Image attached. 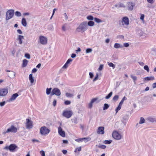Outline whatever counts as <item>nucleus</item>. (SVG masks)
Segmentation results:
<instances>
[{
	"label": "nucleus",
	"instance_id": "obj_1",
	"mask_svg": "<svg viewBox=\"0 0 156 156\" xmlns=\"http://www.w3.org/2000/svg\"><path fill=\"white\" fill-rule=\"evenodd\" d=\"M88 28L87 22L84 21L81 23L79 25L76 30L78 32H83L87 30Z\"/></svg>",
	"mask_w": 156,
	"mask_h": 156
},
{
	"label": "nucleus",
	"instance_id": "obj_2",
	"mask_svg": "<svg viewBox=\"0 0 156 156\" xmlns=\"http://www.w3.org/2000/svg\"><path fill=\"white\" fill-rule=\"evenodd\" d=\"M120 24L122 26L125 28H127L129 24V18L127 16L122 18V20L119 22Z\"/></svg>",
	"mask_w": 156,
	"mask_h": 156
},
{
	"label": "nucleus",
	"instance_id": "obj_3",
	"mask_svg": "<svg viewBox=\"0 0 156 156\" xmlns=\"http://www.w3.org/2000/svg\"><path fill=\"white\" fill-rule=\"evenodd\" d=\"M17 131V128L15 127L14 126L12 125L7 130H5L2 133V134L5 135L6 133H15Z\"/></svg>",
	"mask_w": 156,
	"mask_h": 156
},
{
	"label": "nucleus",
	"instance_id": "obj_4",
	"mask_svg": "<svg viewBox=\"0 0 156 156\" xmlns=\"http://www.w3.org/2000/svg\"><path fill=\"white\" fill-rule=\"evenodd\" d=\"M14 10L13 9H9L7 11L6 13L5 20H8L12 18L14 15Z\"/></svg>",
	"mask_w": 156,
	"mask_h": 156
},
{
	"label": "nucleus",
	"instance_id": "obj_5",
	"mask_svg": "<svg viewBox=\"0 0 156 156\" xmlns=\"http://www.w3.org/2000/svg\"><path fill=\"white\" fill-rule=\"evenodd\" d=\"M112 135L114 139L117 140H121L122 137V136L116 131H113Z\"/></svg>",
	"mask_w": 156,
	"mask_h": 156
},
{
	"label": "nucleus",
	"instance_id": "obj_6",
	"mask_svg": "<svg viewBox=\"0 0 156 156\" xmlns=\"http://www.w3.org/2000/svg\"><path fill=\"white\" fill-rule=\"evenodd\" d=\"M39 43L41 44L45 45L46 44L48 43L47 38L43 36H40L39 38L38 41Z\"/></svg>",
	"mask_w": 156,
	"mask_h": 156
},
{
	"label": "nucleus",
	"instance_id": "obj_7",
	"mask_svg": "<svg viewBox=\"0 0 156 156\" xmlns=\"http://www.w3.org/2000/svg\"><path fill=\"white\" fill-rule=\"evenodd\" d=\"M50 132V129L45 126L41 127L40 129V133L42 135H46L48 134Z\"/></svg>",
	"mask_w": 156,
	"mask_h": 156
},
{
	"label": "nucleus",
	"instance_id": "obj_8",
	"mask_svg": "<svg viewBox=\"0 0 156 156\" xmlns=\"http://www.w3.org/2000/svg\"><path fill=\"white\" fill-rule=\"evenodd\" d=\"M5 148L9 150L11 152H13L16 151L18 149V147L14 144H11L9 146L6 147Z\"/></svg>",
	"mask_w": 156,
	"mask_h": 156
},
{
	"label": "nucleus",
	"instance_id": "obj_9",
	"mask_svg": "<svg viewBox=\"0 0 156 156\" xmlns=\"http://www.w3.org/2000/svg\"><path fill=\"white\" fill-rule=\"evenodd\" d=\"M73 113L71 110H66L64 111L62 113V115L64 117L67 119L71 117L73 115Z\"/></svg>",
	"mask_w": 156,
	"mask_h": 156
},
{
	"label": "nucleus",
	"instance_id": "obj_10",
	"mask_svg": "<svg viewBox=\"0 0 156 156\" xmlns=\"http://www.w3.org/2000/svg\"><path fill=\"white\" fill-rule=\"evenodd\" d=\"M25 125L27 129H31L33 127V122L29 119H27L26 120V123H25Z\"/></svg>",
	"mask_w": 156,
	"mask_h": 156
},
{
	"label": "nucleus",
	"instance_id": "obj_11",
	"mask_svg": "<svg viewBox=\"0 0 156 156\" xmlns=\"http://www.w3.org/2000/svg\"><path fill=\"white\" fill-rule=\"evenodd\" d=\"M61 94V92L59 89L58 88H55L52 90L51 95V96L54 95H55L56 96H60Z\"/></svg>",
	"mask_w": 156,
	"mask_h": 156
},
{
	"label": "nucleus",
	"instance_id": "obj_12",
	"mask_svg": "<svg viewBox=\"0 0 156 156\" xmlns=\"http://www.w3.org/2000/svg\"><path fill=\"white\" fill-rule=\"evenodd\" d=\"M8 93V90L6 88L0 89V96H4Z\"/></svg>",
	"mask_w": 156,
	"mask_h": 156
},
{
	"label": "nucleus",
	"instance_id": "obj_13",
	"mask_svg": "<svg viewBox=\"0 0 156 156\" xmlns=\"http://www.w3.org/2000/svg\"><path fill=\"white\" fill-rule=\"evenodd\" d=\"M58 133L61 136L65 137L66 136L65 132L62 130L61 126L58 128Z\"/></svg>",
	"mask_w": 156,
	"mask_h": 156
},
{
	"label": "nucleus",
	"instance_id": "obj_14",
	"mask_svg": "<svg viewBox=\"0 0 156 156\" xmlns=\"http://www.w3.org/2000/svg\"><path fill=\"white\" fill-rule=\"evenodd\" d=\"M97 133L99 134H103L105 133L104 127L103 126H99L97 130Z\"/></svg>",
	"mask_w": 156,
	"mask_h": 156
},
{
	"label": "nucleus",
	"instance_id": "obj_15",
	"mask_svg": "<svg viewBox=\"0 0 156 156\" xmlns=\"http://www.w3.org/2000/svg\"><path fill=\"white\" fill-rule=\"evenodd\" d=\"M18 96L19 95L17 93H16L14 94L11 96V98L8 100V101L9 102H11L15 100Z\"/></svg>",
	"mask_w": 156,
	"mask_h": 156
},
{
	"label": "nucleus",
	"instance_id": "obj_16",
	"mask_svg": "<svg viewBox=\"0 0 156 156\" xmlns=\"http://www.w3.org/2000/svg\"><path fill=\"white\" fill-rule=\"evenodd\" d=\"M134 6V4L133 2H129L128 3L127 9L130 11L133 10V7Z\"/></svg>",
	"mask_w": 156,
	"mask_h": 156
},
{
	"label": "nucleus",
	"instance_id": "obj_17",
	"mask_svg": "<svg viewBox=\"0 0 156 156\" xmlns=\"http://www.w3.org/2000/svg\"><path fill=\"white\" fill-rule=\"evenodd\" d=\"M24 38L23 36L22 35H19L18 36V38L16 39V40H18L19 41V43L20 44H21L22 43V40Z\"/></svg>",
	"mask_w": 156,
	"mask_h": 156
},
{
	"label": "nucleus",
	"instance_id": "obj_18",
	"mask_svg": "<svg viewBox=\"0 0 156 156\" xmlns=\"http://www.w3.org/2000/svg\"><path fill=\"white\" fill-rule=\"evenodd\" d=\"M114 47V48L117 49L122 48L123 47V46L119 43H115V44Z\"/></svg>",
	"mask_w": 156,
	"mask_h": 156
},
{
	"label": "nucleus",
	"instance_id": "obj_19",
	"mask_svg": "<svg viewBox=\"0 0 156 156\" xmlns=\"http://www.w3.org/2000/svg\"><path fill=\"white\" fill-rule=\"evenodd\" d=\"M147 120L151 122H154L156 121V119L152 117H149L147 118Z\"/></svg>",
	"mask_w": 156,
	"mask_h": 156
},
{
	"label": "nucleus",
	"instance_id": "obj_20",
	"mask_svg": "<svg viewBox=\"0 0 156 156\" xmlns=\"http://www.w3.org/2000/svg\"><path fill=\"white\" fill-rule=\"evenodd\" d=\"M21 23L22 25L24 27L27 26V23L26 19L25 18H22V20Z\"/></svg>",
	"mask_w": 156,
	"mask_h": 156
},
{
	"label": "nucleus",
	"instance_id": "obj_21",
	"mask_svg": "<svg viewBox=\"0 0 156 156\" xmlns=\"http://www.w3.org/2000/svg\"><path fill=\"white\" fill-rule=\"evenodd\" d=\"M28 62V61L26 59H24L23 61L22 66L23 67H26L27 66Z\"/></svg>",
	"mask_w": 156,
	"mask_h": 156
},
{
	"label": "nucleus",
	"instance_id": "obj_22",
	"mask_svg": "<svg viewBox=\"0 0 156 156\" xmlns=\"http://www.w3.org/2000/svg\"><path fill=\"white\" fill-rule=\"evenodd\" d=\"M29 78L31 83H33L34 81V78L33 77L32 75V74L29 75Z\"/></svg>",
	"mask_w": 156,
	"mask_h": 156
},
{
	"label": "nucleus",
	"instance_id": "obj_23",
	"mask_svg": "<svg viewBox=\"0 0 156 156\" xmlns=\"http://www.w3.org/2000/svg\"><path fill=\"white\" fill-rule=\"evenodd\" d=\"M154 79V78L153 76L147 77L144 78V80L146 81L153 80Z\"/></svg>",
	"mask_w": 156,
	"mask_h": 156
},
{
	"label": "nucleus",
	"instance_id": "obj_24",
	"mask_svg": "<svg viewBox=\"0 0 156 156\" xmlns=\"http://www.w3.org/2000/svg\"><path fill=\"white\" fill-rule=\"evenodd\" d=\"M115 7L117 8H119L120 7H125V6L123 4L120 3L115 5Z\"/></svg>",
	"mask_w": 156,
	"mask_h": 156
},
{
	"label": "nucleus",
	"instance_id": "obj_25",
	"mask_svg": "<svg viewBox=\"0 0 156 156\" xmlns=\"http://www.w3.org/2000/svg\"><path fill=\"white\" fill-rule=\"evenodd\" d=\"M62 30L63 31H65L68 29V27L67 24H64L62 27Z\"/></svg>",
	"mask_w": 156,
	"mask_h": 156
},
{
	"label": "nucleus",
	"instance_id": "obj_26",
	"mask_svg": "<svg viewBox=\"0 0 156 156\" xmlns=\"http://www.w3.org/2000/svg\"><path fill=\"white\" fill-rule=\"evenodd\" d=\"M94 24V22L92 21H89L87 23V25L90 27L93 26Z\"/></svg>",
	"mask_w": 156,
	"mask_h": 156
},
{
	"label": "nucleus",
	"instance_id": "obj_27",
	"mask_svg": "<svg viewBox=\"0 0 156 156\" xmlns=\"http://www.w3.org/2000/svg\"><path fill=\"white\" fill-rule=\"evenodd\" d=\"M108 63L109 66L110 67H112L113 69H114L115 68V65L112 63L108 62Z\"/></svg>",
	"mask_w": 156,
	"mask_h": 156
},
{
	"label": "nucleus",
	"instance_id": "obj_28",
	"mask_svg": "<svg viewBox=\"0 0 156 156\" xmlns=\"http://www.w3.org/2000/svg\"><path fill=\"white\" fill-rule=\"evenodd\" d=\"M122 105H121L120 104H119V106L117 108H116V109L115 110L116 113H117L118 112V111L121 109Z\"/></svg>",
	"mask_w": 156,
	"mask_h": 156
},
{
	"label": "nucleus",
	"instance_id": "obj_29",
	"mask_svg": "<svg viewBox=\"0 0 156 156\" xmlns=\"http://www.w3.org/2000/svg\"><path fill=\"white\" fill-rule=\"evenodd\" d=\"M51 88H47V89H46V94L47 95L49 94H50L51 92Z\"/></svg>",
	"mask_w": 156,
	"mask_h": 156
},
{
	"label": "nucleus",
	"instance_id": "obj_30",
	"mask_svg": "<svg viewBox=\"0 0 156 156\" xmlns=\"http://www.w3.org/2000/svg\"><path fill=\"white\" fill-rule=\"evenodd\" d=\"M66 95L67 97L68 98L73 97V94L69 93H66Z\"/></svg>",
	"mask_w": 156,
	"mask_h": 156
},
{
	"label": "nucleus",
	"instance_id": "obj_31",
	"mask_svg": "<svg viewBox=\"0 0 156 156\" xmlns=\"http://www.w3.org/2000/svg\"><path fill=\"white\" fill-rule=\"evenodd\" d=\"M94 20L95 22L98 23L102 22L101 20L97 18H94Z\"/></svg>",
	"mask_w": 156,
	"mask_h": 156
},
{
	"label": "nucleus",
	"instance_id": "obj_32",
	"mask_svg": "<svg viewBox=\"0 0 156 156\" xmlns=\"http://www.w3.org/2000/svg\"><path fill=\"white\" fill-rule=\"evenodd\" d=\"M112 92H111L108 95L106 96L105 97V99H109L112 96Z\"/></svg>",
	"mask_w": 156,
	"mask_h": 156
},
{
	"label": "nucleus",
	"instance_id": "obj_33",
	"mask_svg": "<svg viewBox=\"0 0 156 156\" xmlns=\"http://www.w3.org/2000/svg\"><path fill=\"white\" fill-rule=\"evenodd\" d=\"M81 150V147H78L77 148H76L75 151L74 152L75 153H77V152H80V151Z\"/></svg>",
	"mask_w": 156,
	"mask_h": 156
},
{
	"label": "nucleus",
	"instance_id": "obj_34",
	"mask_svg": "<svg viewBox=\"0 0 156 156\" xmlns=\"http://www.w3.org/2000/svg\"><path fill=\"white\" fill-rule=\"evenodd\" d=\"M15 14L16 16L18 17H20L21 16V13L18 11H16L15 12Z\"/></svg>",
	"mask_w": 156,
	"mask_h": 156
},
{
	"label": "nucleus",
	"instance_id": "obj_35",
	"mask_svg": "<svg viewBox=\"0 0 156 156\" xmlns=\"http://www.w3.org/2000/svg\"><path fill=\"white\" fill-rule=\"evenodd\" d=\"M145 120L143 117H141L139 122V123L140 124H143L145 122Z\"/></svg>",
	"mask_w": 156,
	"mask_h": 156
},
{
	"label": "nucleus",
	"instance_id": "obj_36",
	"mask_svg": "<svg viewBox=\"0 0 156 156\" xmlns=\"http://www.w3.org/2000/svg\"><path fill=\"white\" fill-rule=\"evenodd\" d=\"M112 142V140H105L104 141V143L105 144H110Z\"/></svg>",
	"mask_w": 156,
	"mask_h": 156
},
{
	"label": "nucleus",
	"instance_id": "obj_37",
	"mask_svg": "<svg viewBox=\"0 0 156 156\" xmlns=\"http://www.w3.org/2000/svg\"><path fill=\"white\" fill-rule=\"evenodd\" d=\"M87 20H92L94 19L93 17L90 15L87 16Z\"/></svg>",
	"mask_w": 156,
	"mask_h": 156
},
{
	"label": "nucleus",
	"instance_id": "obj_38",
	"mask_svg": "<svg viewBox=\"0 0 156 156\" xmlns=\"http://www.w3.org/2000/svg\"><path fill=\"white\" fill-rule=\"evenodd\" d=\"M109 107L108 105L107 104H105L103 107V110H105L107 109Z\"/></svg>",
	"mask_w": 156,
	"mask_h": 156
},
{
	"label": "nucleus",
	"instance_id": "obj_39",
	"mask_svg": "<svg viewBox=\"0 0 156 156\" xmlns=\"http://www.w3.org/2000/svg\"><path fill=\"white\" fill-rule=\"evenodd\" d=\"M126 97L124 96L123 98L122 99V100H121V101L119 103V104H120L121 105H122L123 102H124V101L126 100Z\"/></svg>",
	"mask_w": 156,
	"mask_h": 156
},
{
	"label": "nucleus",
	"instance_id": "obj_40",
	"mask_svg": "<svg viewBox=\"0 0 156 156\" xmlns=\"http://www.w3.org/2000/svg\"><path fill=\"white\" fill-rule=\"evenodd\" d=\"M92 51V50L91 48H88L86 50V53H88L91 52Z\"/></svg>",
	"mask_w": 156,
	"mask_h": 156
},
{
	"label": "nucleus",
	"instance_id": "obj_41",
	"mask_svg": "<svg viewBox=\"0 0 156 156\" xmlns=\"http://www.w3.org/2000/svg\"><path fill=\"white\" fill-rule=\"evenodd\" d=\"M98 147L102 149H105L106 148V146L105 145H99L98 146Z\"/></svg>",
	"mask_w": 156,
	"mask_h": 156
},
{
	"label": "nucleus",
	"instance_id": "obj_42",
	"mask_svg": "<svg viewBox=\"0 0 156 156\" xmlns=\"http://www.w3.org/2000/svg\"><path fill=\"white\" fill-rule=\"evenodd\" d=\"M85 138H79L75 140V141L78 142H82L83 139H85Z\"/></svg>",
	"mask_w": 156,
	"mask_h": 156
},
{
	"label": "nucleus",
	"instance_id": "obj_43",
	"mask_svg": "<svg viewBox=\"0 0 156 156\" xmlns=\"http://www.w3.org/2000/svg\"><path fill=\"white\" fill-rule=\"evenodd\" d=\"M119 98V96L118 95H115L113 98V100L114 101H117Z\"/></svg>",
	"mask_w": 156,
	"mask_h": 156
},
{
	"label": "nucleus",
	"instance_id": "obj_44",
	"mask_svg": "<svg viewBox=\"0 0 156 156\" xmlns=\"http://www.w3.org/2000/svg\"><path fill=\"white\" fill-rule=\"evenodd\" d=\"M69 66V64H68L66 62L64 64V65L63 66L62 68L64 69H66Z\"/></svg>",
	"mask_w": 156,
	"mask_h": 156
},
{
	"label": "nucleus",
	"instance_id": "obj_45",
	"mask_svg": "<svg viewBox=\"0 0 156 156\" xmlns=\"http://www.w3.org/2000/svg\"><path fill=\"white\" fill-rule=\"evenodd\" d=\"M71 103V101H70L67 100L65 101L64 104L66 105H70Z\"/></svg>",
	"mask_w": 156,
	"mask_h": 156
},
{
	"label": "nucleus",
	"instance_id": "obj_46",
	"mask_svg": "<svg viewBox=\"0 0 156 156\" xmlns=\"http://www.w3.org/2000/svg\"><path fill=\"white\" fill-rule=\"evenodd\" d=\"M131 77L133 80H134V82H135V81L136 80H137V77H136V76H133V75H131Z\"/></svg>",
	"mask_w": 156,
	"mask_h": 156
},
{
	"label": "nucleus",
	"instance_id": "obj_47",
	"mask_svg": "<svg viewBox=\"0 0 156 156\" xmlns=\"http://www.w3.org/2000/svg\"><path fill=\"white\" fill-rule=\"evenodd\" d=\"M104 65H101L99 68L98 69V71H101V70L103 68Z\"/></svg>",
	"mask_w": 156,
	"mask_h": 156
},
{
	"label": "nucleus",
	"instance_id": "obj_48",
	"mask_svg": "<svg viewBox=\"0 0 156 156\" xmlns=\"http://www.w3.org/2000/svg\"><path fill=\"white\" fill-rule=\"evenodd\" d=\"M144 69L145 70H147V72L149 71V68L146 65L144 66Z\"/></svg>",
	"mask_w": 156,
	"mask_h": 156
},
{
	"label": "nucleus",
	"instance_id": "obj_49",
	"mask_svg": "<svg viewBox=\"0 0 156 156\" xmlns=\"http://www.w3.org/2000/svg\"><path fill=\"white\" fill-rule=\"evenodd\" d=\"M25 56L26 58H27L28 59H29L30 58V55L28 53L25 54Z\"/></svg>",
	"mask_w": 156,
	"mask_h": 156
},
{
	"label": "nucleus",
	"instance_id": "obj_50",
	"mask_svg": "<svg viewBox=\"0 0 156 156\" xmlns=\"http://www.w3.org/2000/svg\"><path fill=\"white\" fill-rule=\"evenodd\" d=\"M83 138L86 139L83 140H84L85 142L89 141L90 140V138Z\"/></svg>",
	"mask_w": 156,
	"mask_h": 156
},
{
	"label": "nucleus",
	"instance_id": "obj_51",
	"mask_svg": "<svg viewBox=\"0 0 156 156\" xmlns=\"http://www.w3.org/2000/svg\"><path fill=\"white\" fill-rule=\"evenodd\" d=\"M40 153L42 156H45V152L44 151H41Z\"/></svg>",
	"mask_w": 156,
	"mask_h": 156
},
{
	"label": "nucleus",
	"instance_id": "obj_52",
	"mask_svg": "<svg viewBox=\"0 0 156 156\" xmlns=\"http://www.w3.org/2000/svg\"><path fill=\"white\" fill-rule=\"evenodd\" d=\"M97 100V98H94L91 100L90 102H91V103L93 104Z\"/></svg>",
	"mask_w": 156,
	"mask_h": 156
},
{
	"label": "nucleus",
	"instance_id": "obj_53",
	"mask_svg": "<svg viewBox=\"0 0 156 156\" xmlns=\"http://www.w3.org/2000/svg\"><path fill=\"white\" fill-rule=\"evenodd\" d=\"M5 101H4L2 102H1L0 103V106H4L5 104Z\"/></svg>",
	"mask_w": 156,
	"mask_h": 156
},
{
	"label": "nucleus",
	"instance_id": "obj_54",
	"mask_svg": "<svg viewBox=\"0 0 156 156\" xmlns=\"http://www.w3.org/2000/svg\"><path fill=\"white\" fill-rule=\"evenodd\" d=\"M72 61V59L71 58H69L66 62L68 64H69L70 62H71Z\"/></svg>",
	"mask_w": 156,
	"mask_h": 156
},
{
	"label": "nucleus",
	"instance_id": "obj_55",
	"mask_svg": "<svg viewBox=\"0 0 156 156\" xmlns=\"http://www.w3.org/2000/svg\"><path fill=\"white\" fill-rule=\"evenodd\" d=\"M154 1L155 0H147V2L150 3L152 4L154 2Z\"/></svg>",
	"mask_w": 156,
	"mask_h": 156
},
{
	"label": "nucleus",
	"instance_id": "obj_56",
	"mask_svg": "<svg viewBox=\"0 0 156 156\" xmlns=\"http://www.w3.org/2000/svg\"><path fill=\"white\" fill-rule=\"evenodd\" d=\"M123 45L124 46L126 47H128L129 46V44L127 43H124L123 44Z\"/></svg>",
	"mask_w": 156,
	"mask_h": 156
},
{
	"label": "nucleus",
	"instance_id": "obj_57",
	"mask_svg": "<svg viewBox=\"0 0 156 156\" xmlns=\"http://www.w3.org/2000/svg\"><path fill=\"white\" fill-rule=\"evenodd\" d=\"M98 74L97 73L96 75V76L94 78V79L93 81H96L98 79Z\"/></svg>",
	"mask_w": 156,
	"mask_h": 156
},
{
	"label": "nucleus",
	"instance_id": "obj_58",
	"mask_svg": "<svg viewBox=\"0 0 156 156\" xmlns=\"http://www.w3.org/2000/svg\"><path fill=\"white\" fill-rule=\"evenodd\" d=\"M144 14H141V16H140V19L143 20L144 19Z\"/></svg>",
	"mask_w": 156,
	"mask_h": 156
},
{
	"label": "nucleus",
	"instance_id": "obj_59",
	"mask_svg": "<svg viewBox=\"0 0 156 156\" xmlns=\"http://www.w3.org/2000/svg\"><path fill=\"white\" fill-rule=\"evenodd\" d=\"M56 102L57 101L55 99L54 100V101L53 102V105L54 106H55L56 105Z\"/></svg>",
	"mask_w": 156,
	"mask_h": 156
},
{
	"label": "nucleus",
	"instance_id": "obj_60",
	"mask_svg": "<svg viewBox=\"0 0 156 156\" xmlns=\"http://www.w3.org/2000/svg\"><path fill=\"white\" fill-rule=\"evenodd\" d=\"M93 103H91V102H90V103L88 104V106L90 108H91L92 107V105H93Z\"/></svg>",
	"mask_w": 156,
	"mask_h": 156
},
{
	"label": "nucleus",
	"instance_id": "obj_61",
	"mask_svg": "<svg viewBox=\"0 0 156 156\" xmlns=\"http://www.w3.org/2000/svg\"><path fill=\"white\" fill-rule=\"evenodd\" d=\"M30 15V13L28 12L24 13L23 14V15L24 16H29Z\"/></svg>",
	"mask_w": 156,
	"mask_h": 156
},
{
	"label": "nucleus",
	"instance_id": "obj_62",
	"mask_svg": "<svg viewBox=\"0 0 156 156\" xmlns=\"http://www.w3.org/2000/svg\"><path fill=\"white\" fill-rule=\"evenodd\" d=\"M89 76H90V78H92L93 77V74L91 72H90L89 73Z\"/></svg>",
	"mask_w": 156,
	"mask_h": 156
},
{
	"label": "nucleus",
	"instance_id": "obj_63",
	"mask_svg": "<svg viewBox=\"0 0 156 156\" xmlns=\"http://www.w3.org/2000/svg\"><path fill=\"white\" fill-rule=\"evenodd\" d=\"M17 33L19 34H22V31L20 29L18 30H17Z\"/></svg>",
	"mask_w": 156,
	"mask_h": 156
},
{
	"label": "nucleus",
	"instance_id": "obj_64",
	"mask_svg": "<svg viewBox=\"0 0 156 156\" xmlns=\"http://www.w3.org/2000/svg\"><path fill=\"white\" fill-rule=\"evenodd\" d=\"M152 87L153 88H154L156 87V82L152 84Z\"/></svg>",
	"mask_w": 156,
	"mask_h": 156
}]
</instances>
